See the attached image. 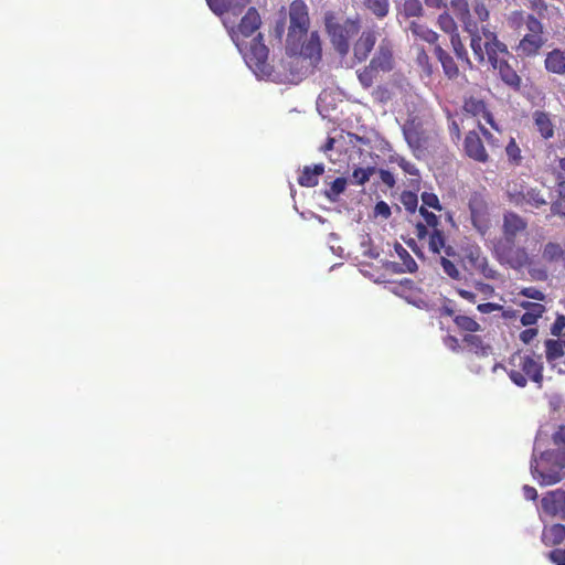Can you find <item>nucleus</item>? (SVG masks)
Listing matches in <instances>:
<instances>
[{
    "label": "nucleus",
    "instance_id": "obj_14",
    "mask_svg": "<svg viewBox=\"0 0 565 565\" xmlns=\"http://www.w3.org/2000/svg\"><path fill=\"white\" fill-rule=\"evenodd\" d=\"M546 360L559 374H565L564 345L559 340L545 341Z\"/></svg>",
    "mask_w": 565,
    "mask_h": 565
},
{
    "label": "nucleus",
    "instance_id": "obj_5",
    "mask_svg": "<svg viewBox=\"0 0 565 565\" xmlns=\"http://www.w3.org/2000/svg\"><path fill=\"white\" fill-rule=\"evenodd\" d=\"M395 67L394 45L383 39L375 50L369 65L356 71L360 84L364 88H370L381 73H388Z\"/></svg>",
    "mask_w": 565,
    "mask_h": 565
},
{
    "label": "nucleus",
    "instance_id": "obj_28",
    "mask_svg": "<svg viewBox=\"0 0 565 565\" xmlns=\"http://www.w3.org/2000/svg\"><path fill=\"white\" fill-rule=\"evenodd\" d=\"M564 257L563 247L557 244L550 242L545 244L542 250V259L546 263L553 264L562 260Z\"/></svg>",
    "mask_w": 565,
    "mask_h": 565
},
{
    "label": "nucleus",
    "instance_id": "obj_19",
    "mask_svg": "<svg viewBox=\"0 0 565 565\" xmlns=\"http://www.w3.org/2000/svg\"><path fill=\"white\" fill-rule=\"evenodd\" d=\"M544 43L545 39L543 35L524 34L515 50L519 56H534Z\"/></svg>",
    "mask_w": 565,
    "mask_h": 565
},
{
    "label": "nucleus",
    "instance_id": "obj_49",
    "mask_svg": "<svg viewBox=\"0 0 565 565\" xmlns=\"http://www.w3.org/2000/svg\"><path fill=\"white\" fill-rule=\"evenodd\" d=\"M419 213L424 217L426 224L435 230L438 225V217L433 212L427 211L425 206L419 209Z\"/></svg>",
    "mask_w": 565,
    "mask_h": 565
},
{
    "label": "nucleus",
    "instance_id": "obj_2",
    "mask_svg": "<svg viewBox=\"0 0 565 565\" xmlns=\"http://www.w3.org/2000/svg\"><path fill=\"white\" fill-rule=\"evenodd\" d=\"M486 39L481 42V56L473 53L479 63L488 62L499 72L501 79L509 86L519 88L521 78L509 65L507 57L510 55L507 45L498 39L494 31H487Z\"/></svg>",
    "mask_w": 565,
    "mask_h": 565
},
{
    "label": "nucleus",
    "instance_id": "obj_46",
    "mask_svg": "<svg viewBox=\"0 0 565 565\" xmlns=\"http://www.w3.org/2000/svg\"><path fill=\"white\" fill-rule=\"evenodd\" d=\"M422 202L425 206L433 207L437 211L441 210V205L439 203V199L436 194L430 192H423L422 193Z\"/></svg>",
    "mask_w": 565,
    "mask_h": 565
},
{
    "label": "nucleus",
    "instance_id": "obj_55",
    "mask_svg": "<svg viewBox=\"0 0 565 565\" xmlns=\"http://www.w3.org/2000/svg\"><path fill=\"white\" fill-rule=\"evenodd\" d=\"M500 309H501V306L493 303V302L480 303L478 306V310L481 313H491V312L500 310Z\"/></svg>",
    "mask_w": 565,
    "mask_h": 565
},
{
    "label": "nucleus",
    "instance_id": "obj_52",
    "mask_svg": "<svg viewBox=\"0 0 565 565\" xmlns=\"http://www.w3.org/2000/svg\"><path fill=\"white\" fill-rule=\"evenodd\" d=\"M375 215L387 218L391 216V207L384 201H380L376 203L374 209Z\"/></svg>",
    "mask_w": 565,
    "mask_h": 565
},
{
    "label": "nucleus",
    "instance_id": "obj_13",
    "mask_svg": "<svg viewBox=\"0 0 565 565\" xmlns=\"http://www.w3.org/2000/svg\"><path fill=\"white\" fill-rule=\"evenodd\" d=\"M508 194L510 196V201L515 205L529 204L533 207H541L547 204L546 198L542 194V192L534 188H526L520 192H513L512 190H508Z\"/></svg>",
    "mask_w": 565,
    "mask_h": 565
},
{
    "label": "nucleus",
    "instance_id": "obj_61",
    "mask_svg": "<svg viewBox=\"0 0 565 565\" xmlns=\"http://www.w3.org/2000/svg\"><path fill=\"white\" fill-rule=\"evenodd\" d=\"M416 235L419 239L425 238L428 235L427 227L424 224L418 223L416 225Z\"/></svg>",
    "mask_w": 565,
    "mask_h": 565
},
{
    "label": "nucleus",
    "instance_id": "obj_1",
    "mask_svg": "<svg viewBox=\"0 0 565 565\" xmlns=\"http://www.w3.org/2000/svg\"><path fill=\"white\" fill-rule=\"evenodd\" d=\"M260 17L255 8L247 10L237 28L234 25V21H230L228 18L223 19V24L243 55L246 65L258 78H267L271 75L273 68L267 63L268 49L263 43L262 35L258 34L253 39L248 46L244 42V39L250 36L260 26Z\"/></svg>",
    "mask_w": 565,
    "mask_h": 565
},
{
    "label": "nucleus",
    "instance_id": "obj_26",
    "mask_svg": "<svg viewBox=\"0 0 565 565\" xmlns=\"http://www.w3.org/2000/svg\"><path fill=\"white\" fill-rule=\"evenodd\" d=\"M522 306L525 309V312L521 317V323L523 326L535 324L537 322V319L545 311L544 306L537 302H524Z\"/></svg>",
    "mask_w": 565,
    "mask_h": 565
},
{
    "label": "nucleus",
    "instance_id": "obj_41",
    "mask_svg": "<svg viewBox=\"0 0 565 565\" xmlns=\"http://www.w3.org/2000/svg\"><path fill=\"white\" fill-rule=\"evenodd\" d=\"M440 265L444 269V273L448 275L450 278L455 280H459L461 278V273L458 269V267L449 260L447 257L441 256L440 257Z\"/></svg>",
    "mask_w": 565,
    "mask_h": 565
},
{
    "label": "nucleus",
    "instance_id": "obj_24",
    "mask_svg": "<svg viewBox=\"0 0 565 565\" xmlns=\"http://www.w3.org/2000/svg\"><path fill=\"white\" fill-rule=\"evenodd\" d=\"M434 51L443 66L445 75L450 79L456 78L459 74V70L454 58L439 45H436Z\"/></svg>",
    "mask_w": 565,
    "mask_h": 565
},
{
    "label": "nucleus",
    "instance_id": "obj_34",
    "mask_svg": "<svg viewBox=\"0 0 565 565\" xmlns=\"http://www.w3.org/2000/svg\"><path fill=\"white\" fill-rule=\"evenodd\" d=\"M401 13L406 18L422 17L424 8L419 0H405Z\"/></svg>",
    "mask_w": 565,
    "mask_h": 565
},
{
    "label": "nucleus",
    "instance_id": "obj_48",
    "mask_svg": "<svg viewBox=\"0 0 565 565\" xmlns=\"http://www.w3.org/2000/svg\"><path fill=\"white\" fill-rule=\"evenodd\" d=\"M554 445L558 446L561 451H565V426H559L552 436Z\"/></svg>",
    "mask_w": 565,
    "mask_h": 565
},
{
    "label": "nucleus",
    "instance_id": "obj_36",
    "mask_svg": "<svg viewBox=\"0 0 565 565\" xmlns=\"http://www.w3.org/2000/svg\"><path fill=\"white\" fill-rule=\"evenodd\" d=\"M454 321L458 328L471 333L478 332L481 329L480 324L468 316H456Z\"/></svg>",
    "mask_w": 565,
    "mask_h": 565
},
{
    "label": "nucleus",
    "instance_id": "obj_31",
    "mask_svg": "<svg viewBox=\"0 0 565 565\" xmlns=\"http://www.w3.org/2000/svg\"><path fill=\"white\" fill-rule=\"evenodd\" d=\"M363 3L377 18H384L388 13V0H363Z\"/></svg>",
    "mask_w": 565,
    "mask_h": 565
},
{
    "label": "nucleus",
    "instance_id": "obj_53",
    "mask_svg": "<svg viewBox=\"0 0 565 565\" xmlns=\"http://www.w3.org/2000/svg\"><path fill=\"white\" fill-rule=\"evenodd\" d=\"M565 328V317L557 316L556 320L551 327V333L555 337H558Z\"/></svg>",
    "mask_w": 565,
    "mask_h": 565
},
{
    "label": "nucleus",
    "instance_id": "obj_6",
    "mask_svg": "<svg viewBox=\"0 0 565 565\" xmlns=\"http://www.w3.org/2000/svg\"><path fill=\"white\" fill-rule=\"evenodd\" d=\"M510 365L509 377L519 387L526 386L527 381H532L539 387L542 386L543 363L540 355L514 354L510 360Z\"/></svg>",
    "mask_w": 565,
    "mask_h": 565
},
{
    "label": "nucleus",
    "instance_id": "obj_11",
    "mask_svg": "<svg viewBox=\"0 0 565 565\" xmlns=\"http://www.w3.org/2000/svg\"><path fill=\"white\" fill-rule=\"evenodd\" d=\"M539 512L541 518L546 515L565 520V490L555 489L545 492L541 498Z\"/></svg>",
    "mask_w": 565,
    "mask_h": 565
},
{
    "label": "nucleus",
    "instance_id": "obj_32",
    "mask_svg": "<svg viewBox=\"0 0 565 565\" xmlns=\"http://www.w3.org/2000/svg\"><path fill=\"white\" fill-rule=\"evenodd\" d=\"M347 180L344 178H337L331 182L329 189L324 191V195L331 202L338 201L339 196L345 191Z\"/></svg>",
    "mask_w": 565,
    "mask_h": 565
},
{
    "label": "nucleus",
    "instance_id": "obj_62",
    "mask_svg": "<svg viewBox=\"0 0 565 565\" xmlns=\"http://www.w3.org/2000/svg\"><path fill=\"white\" fill-rule=\"evenodd\" d=\"M443 250H444L445 255H446V256H448V257H450V256H454V255H455V249H454V247H452V246H449V245L447 246V245L445 244V247L443 248Z\"/></svg>",
    "mask_w": 565,
    "mask_h": 565
},
{
    "label": "nucleus",
    "instance_id": "obj_25",
    "mask_svg": "<svg viewBox=\"0 0 565 565\" xmlns=\"http://www.w3.org/2000/svg\"><path fill=\"white\" fill-rule=\"evenodd\" d=\"M565 540V526L562 524H553L545 526L542 532V542L547 545H558Z\"/></svg>",
    "mask_w": 565,
    "mask_h": 565
},
{
    "label": "nucleus",
    "instance_id": "obj_57",
    "mask_svg": "<svg viewBox=\"0 0 565 565\" xmlns=\"http://www.w3.org/2000/svg\"><path fill=\"white\" fill-rule=\"evenodd\" d=\"M523 494H524V498L526 500H536L537 498V491L535 488L531 487V486H524L523 487Z\"/></svg>",
    "mask_w": 565,
    "mask_h": 565
},
{
    "label": "nucleus",
    "instance_id": "obj_23",
    "mask_svg": "<svg viewBox=\"0 0 565 565\" xmlns=\"http://www.w3.org/2000/svg\"><path fill=\"white\" fill-rule=\"evenodd\" d=\"M323 172H324L323 163H318V164H315L313 167L306 166L302 170V173L298 178V183L301 186L313 188L318 184V182H319L318 178L321 174H323Z\"/></svg>",
    "mask_w": 565,
    "mask_h": 565
},
{
    "label": "nucleus",
    "instance_id": "obj_22",
    "mask_svg": "<svg viewBox=\"0 0 565 565\" xmlns=\"http://www.w3.org/2000/svg\"><path fill=\"white\" fill-rule=\"evenodd\" d=\"M533 121L536 130L544 139H550L554 135V125L550 115L545 111L536 110L533 113Z\"/></svg>",
    "mask_w": 565,
    "mask_h": 565
},
{
    "label": "nucleus",
    "instance_id": "obj_58",
    "mask_svg": "<svg viewBox=\"0 0 565 565\" xmlns=\"http://www.w3.org/2000/svg\"><path fill=\"white\" fill-rule=\"evenodd\" d=\"M428 8L441 9L447 7V0H424Z\"/></svg>",
    "mask_w": 565,
    "mask_h": 565
},
{
    "label": "nucleus",
    "instance_id": "obj_59",
    "mask_svg": "<svg viewBox=\"0 0 565 565\" xmlns=\"http://www.w3.org/2000/svg\"><path fill=\"white\" fill-rule=\"evenodd\" d=\"M458 294L461 298L466 299L467 301H469L471 303L476 302L477 296L472 291L465 290V289H458Z\"/></svg>",
    "mask_w": 565,
    "mask_h": 565
},
{
    "label": "nucleus",
    "instance_id": "obj_44",
    "mask_svg": "<svg viewBox=\"0 0 565 565\" xmlns=\"http://www.w3.org/2000/svg\"><path fill=\"white\" fill-rule=\"evenodd\" d=\"M525 26H526V31H527L526 34L543 35L542 23L531 14L526 15Z\"/></svg>",
    "mask_w": 565,
    "mask_h": 565
},
{
    "label": "nucleus",
    "instance_id": "obj_35",
    "mask_svg": "<svg viewBox=\"0 0 565 565\" xmlns=\"http://www.w3.org/2000/svg\"><path fill=\"white\" fill-rule=\"evenodd\" d=\"M471 13L473 15V19L478 22V25H484L483 23L487 22L490 18V12L487 6L481 0H475Z\"/></svg>",
    "mask_w": 565,
    "mask_h": 565
},
{
    "label": "nucleus",
    "instance_id": "obj_47",
    "mask_svg": "<svg viewBox=\"0 0 565 565\" xmlns=\"http://www.w3.org/2000/svg\"><path fill=\"white\" fill-rule=\"evenodd\" d=\"M417 195L412 193V192H405L403 193L402 195V203L404 204V206L406 207L407 211L409 212H415L416 207H417Z\"/></svg>",
    "mask_w": 565,
    "mask_h": 565
},
{
    "label": "nucleus",
    "instance_id": "obj_51",
    "mask_svg": "<svg viewBox=\"0 0 565 565\" xmlns=\"http://www.w3.org/2000/svg\"><path fill=\"white\" fill-rule=\"evenodd\" d=\"M548 558L555 565H565V550L555 548L548 553Z\"/></svg>",
    "mask_w": 565,
    "mask_h": 565
},
{
    "label": "nucleus",
    "instance_id": "obj_43",
    "mask_svg": "<svg viewBox=\"0 0 565 565\" xmlns=\"http://www.w3.org/2000/svg\"><path fill=\"white\" fill-rule=\"evenodd\" d=\"M556 214L565 217V181L558 183V199L552 206Z\"/></svg>",
    "mask_w": 565,
    "mask_h": 565
},
{
    "label": "nucleus",
    "instance_id": "obj_16",
    "mask_svg": "<svg viewBox=\"0 0 565 565\" xmlns=\"http://www.w3.org/2000/svg\"><path fill=\"white\" fill-rule=\"evenodd\" d=\"M527 227V222L514 212H507L503 215L501 238L515 239L516 235L524 232Z\"/></svg>",
    "mask_w": 565,
    "mask_h": 565
},
{
    "label": "nucleus",
    "instance_id": "obj_56",
    "mask_svg": "<svg viewBox=\"0 0 565 565\" xmlns=\"http://www.w3.org/2000/svg\"><path fill=\"white\" fill-rule=\"evenodd\" d=\"M380 177H381V180L383 183H385L386 185H388L391 188L394 186L395 178H394L393 173H391L387 170H381Z\"/></svg>",
    "mask_w": 565,
    "mask_h": 565
},
{
    "label": "nucleus",
    "instance_id": "obj_40",
    "mask_svg": "<svg viewBox=\"0 0 565 565\" xmlns=\"http://www.w3.org/2000/svg\"><path fill=\"white\" fill-rule=\"evenodd\" d=\"M395 249L398 257L403 260L405 269L409 273L415 271L417 269V264L409 253L399 244L396 245Z\"/></svg>",
    "mask_w": 565,
    "mask_h": 565
},
{
    "label": "nucleus",
    "instance_id": "obj_9",
    "mask_svg": "<svg viewBox=\"0 0 565 565\" xmlns=\"http://www.w3.org/2000/svg\"><path fill=\"white\" fill-rule=\"evenodd\" d=\"M289 29L287 34V50L297 53L301 39L307 34L310 25L308 7L302 0H295L289 7Z\"/></svg>",
    "mask_w": 565,
    "mask_h": 565
},
{
    "label": "nucleus",
    "instance_id": "obj_42",
    "mask_svg": "<svg viewBox=\"0 0 565 565\" xmlns=\"http://www.w3.org/2000/svg\"><path fill=\"white\" fill-rule=\"evenodd\" d=\"M416 62L426 76H430L433 74L434 70L429 56L423 49L418 51Z\"/></svg>",
    "mask_w": 565,
    "mask_h": 565
},
{
    "label": "nucleus",
    "instance_id": "obj_3",
    "mask_svg": "<svg viewBox=\"0 0 565 565\" xmlns=\"http://www.w3.org/2000/svg\"><path fill=\"white\" fill-rule=\"evenodd\" d=\"M530 470L533 479L542 487L561 482L565 478V451L548 449L539 454L535 441Z\"/></svg>",
    "mask_w": 565,
    "mask_h": 565
},
{
    "label": "nucleus",
    "instance_id": "obj_50",
    "mask_svg": "<svg viewBox=\"0 0 565 565\" xmlns=\"http://www.w3.org/2000/svg\"><path fill=\"white\" fill-rule=\"evenodd\" d=\"M397 164L403 169V171L409 175H418V169L415 167L414 163L407 161L404 158L397 159Z\"/></svg>",
    "mask_w": 565,
    "mask_h": 565
},
{
    "label": "nucleus",
    "instance_id": "obj_64",
    "mask_svg": "<svg viewBox=\"0 0 565 565\" xmlns=\"http://www.w3.org/2000/svg\"><path fill=\"white\" fill-rule=\"evenodd\" d=\"M559 169L565 172V158L559 160Z\"/></svg>",
    "mask_w": 565,
    "mask_h": 565
},
{
    "label": "nucleus",
    "instance_id": "obj_21",
    "mask_svg": "<svg viewBox=\"0 0 565 565\" xmlns=\"http://www.w3.org/2000/svg\"><path fill=\"white\" fill-rule=\"evenodd\" d=\"M545 68L557 75H565V51L555 49L545 58Z\"/></svg>",
    "mask_w": 565,
    "mask_h": 565
},
{
    "label": "nucleus",
    "instance_id": "obj_7",
    "mask_svg": "<svg viewBox=\"0 0 565 565\" xmlns=\"http://www.w3.org/2000/svg\"><path fill=\"white\" fill-rule=\"evenodd\" d=\"M324 25L335 51L345 56L350 51V39L360 31V23L354 19H340L332 12L324 14Z\"/></svg>",
    "mask_w": 565,
    "mask_h": 565
},
{
    "label": "nucleus",
    "instance_id": "obj_54",
    "mask_svg": "<svg viewBox=\"0 0 565 565\" xmlns=\"http://www.w3.org/2000/svg\"><path fill=\"white\" fill-rule=\"evenodd\" d=\"M537 335V330L535 328H529V329H525L523 330L521 333H520V340L527 344L530 343L535 337Z\"/></svg>",
    "mask_w": 565,
    "mask_h": 565
},
{
    "label": "nucleus",
    "instance_id": "obj_30",
    "mask_svg": "<svg viewBox=\"0 0 565 565\" xmlns=\"http://www.w3.org/2000/svg\"><path fill=\"white\" fill-rule=\"evenodd\" d=\"M463 342L473 351L476 354L488 355L490 351V347L484 345L481 338L476 334H466L463 337Z\"/></svg>",
    "mask_w": 565,
    "mask_h": 565
},
{
    "label": "nucleus",
    "instance_id": "obj_33",
    "mask_svg": "<svg viewBox=\"0 0 565 565\" xmlns=\"http://www.w3.org/2000/svg\"><path fill=\"white\" fill-rule=\"evenodd\" d=\"M450 44L457 58L467 63L468 65H471L468 57V52L461 41L459 33H455V35L450 36Z\"/></svg>",
    "mask_w": 565,
    "mask_h": 565
},
{
    "label": "nucleus",
    "instance_id": "obj_4",
    "mask_svg": "<svg viewBox=\"0 0 565 565\" xmlns=\"http://www.w3.org/2000/svg\"><path fill=\"white\" fill-rule=\"evenodd\" d=\"M494 256L501 265L514 270L527 267L529 274L534 280L547 279V270L536 264L526 248L518 245L515 239L500 238L494 245Z\"/></svg>",
    "mask_w": 565,
    "mask_h": 565
},
{
    "label": "nucleus",
    "instance_id": "obj_20",
    "mask_svg": "<svg viewBox=\"0 0 565 565\" xmlns=\"http://www.w3.org/2000/svg\"><path fill=\"white\" fill-rule=\"evenodd\" d=\"M300 53L305 58H309L312 65L321 60V41L317 31L310 33L308 40L301 45Z\"/></svg>",
    "mask_w": 565,
    "mask_h": 565
},
{
    "label": "nucleus",
    "instance_id": "obj_63",
    "mask_svg": "<svg viewBox=\"0 0 565 565\" xmlns=\"http://www.w3.org/2000/svg\"><path fill=\"white\" fill-rule=\"evenodd\" d=\"M334 140L332 138H329L326 146L321 148L322 151H328L333 148Z\"/></svg>",
    "mask_w": 565,
    "mask_h": 565
},
{
    "label": "nucleus",
    "instance_id": "obj_29",
    "mask_svg": "<svg viewBox=\"0 0 565 565\" xmlns=\"http://www.w3.org/2000/svg\"><path fill=\"white\" fill-rule=\"evenodd\" d=\"M437 25L443 32L448 34L449 38L455 35V33H459L457 22L448 12L439 14Z\"/></svg>",
    "mask_w": 565,
    "mask_h": 565
},
{
    "label": "nucleus",
    "instance_id": "obj_10",
    "mask_svg": "<svg viewBox=\"0 0 565 565\" xmlns=\"http://www.w3.org/2000/svg\"><path fill=\"white\" fill-rule=\"evenodd\" d=\"M403 134L414 156L417 158L424 153L428 141V131L416 119L408 120L403 127Z\"/></svg>",
    "mask_w": 565,
    "mask_h": 565
},
{
    "label": "nucleus",
    "instance_id": "obj_45",
    "mask_svg": "<svg viewBox=\"0 0 565 565\" xmlns=\"http://www.w3.org/2000/svg\"><path fill=\"white\" fill-rule=\"evenodd\" d=\"M526 15L522 11H513L508 17V22L511 28L520 29L523 24L526 23Z\"/></svg>",
    "mask_w": 565,
    "mask_h": 565
},
{
    "label": "nucleus",
    "instance_id": "obj_60",
    "mask_svg": "<svg viewBox=\"0 0 565 565\" xmlns=\"http://www.w3.org/2000/svg\"><path fill=\"white\" fill-rule=\"evenodd\" d=\"M523 295L537 300H542L544 298V295L541 291L533 288L525 289Z\"/></svg>",
    "mask_w": 565,
    "mask_h": 565
},
{
    "label": "nucleus",
    "instance_id": "obj_17",
    "mask_svg": "<svg viewBox=\"0 0 565 565\" xmlns=\"http://www.w3.org/2000/svg\"><path fill=\"white\" fill-rule=\"evenodd\" d=\"M376 42V33L374 30H364L353 45V55L358 62L367 58Z\"/></svg>",
    "mask_w": 565,
    "mask_h": 565
},
{
    "label": "nucleus",
    "instance_id": "obj_18",
    "mask_svg": "<svg viewBox=\"0 0 565 565\" xmlns=\"http://www.w3.org/2000/svg\"><path fill=\"white\" fill-rule=\"evenodd\" d=\"M210 9L217 15L232 13L238 15L243 12L250 0H206Z\"/></svg>",
    "mask_w": 565,
    "mask_h": 565
},
{
    "label": "nucleus",
    "instance_id": "obj_39",
    "mask_svg": "<svg viewBox=\"0 0 565 565\" xmlns=\"http://www.w3.org/2000/svg\"><path fill=\"white\" fill-rule=\"evenodd\" d=\"M505 152H507L509 161L512 164H514V166L521 164V161H522L521 149L516 145V142L513 138L510 139L509 143L507 145Z\"/></svg>",
    "mask_w": 565,
    "mask_h": 565
},
{
    "label": "nucleus",
    "instance_id": "obj_12",
    "mask_svg": "<svg viewBox=\"0 0 565 565\" xmlns=\"http://www.w3.org/2000/svg\"><path fill=\"white\" fill-rule=\"evenodd\" d=\"M462 264L466 269L477 271L488 279H493L497 276V271L489 266L487 257L478 246L465 249Z\"/></svg>",
    "mask_w": 565,
    "mask_h": 565
},
{
    "label": "nucleus",
    "instance_id": "obj_27",
    "mask_svg": "<svg viewBox=\"0 0 565 565\" xmlns=\"http://www.w3.org/2000/svg\"><path fill=\"white\" fill-rule=\"evenodd\" d=\"M408 30L412 34L429 44H435L439 38V35L431 29H429L425 24L417 23L412 21L408 25Z\"/></svg>",
    "mask_w": 565,
    "mask_h": 565
},
{
    "label": "nucleus",
    "instance_id": "obj_15",
    "mask_svg": "<svg viewBox=\"0 0 565 565\" xmlns=\"http://www.w3.org/2000/svg\"><path fill=\"white\" fill-rule=\"evenodd\" d=\"M463 146L465 152L470 159L482 163L488 161L489 156L478 132L469 131Z\"/></svg>",
    "mask_w": 565,
    "mask_h": 565
},
{
    "label": "nucleus",
    "instance_id": "obj_8",
    "mask_svg": "<svg viewBox=\"0 0 565 565\" xmlns=\"http://www.w3.org/2000/svg\"><path fill=\"white\" fill-rule=\"evenodd\" d=\"M450 8L455 17L459 20L462 29L470 36V47L473 53L481 56V42L487 31H492L489 25H478V22L473 19L469 3L467 0H451Z\"/></svg>",
    "mask_w": 565,
    "mask_h": 565
},
{
    "label": "nucleus",
    "instance_id": "obj_38",
    "mask_svg": "<svg viewBox=\"0 0 565 565\" xmlns=\"http://www.w3.org/2000/svg\"><path fill=\"white\" fill-rule=\"evenodd\" d=\"M429 249L435 254H440L445 247V236L441 231L435 228L429 235Z\"/></svg>",
    "mask_w": 565,
    "mask_h": 565
},
{
    "label": "nucleus",
    "instance_id": "obj_37",
    "mask_svg": "<svg viewBox=\"0 0 565 565\" xmlns=\"http://www.w3.org/2000/svg\"><path fill=\"white\" fill-rule=\"evenodd\" d=\"M375 168H356L352 172V182L356 185H363L374 174Z\"/></svg>",
    "mask_w": 565,
    "mask_h": 565
}]
</instances>
